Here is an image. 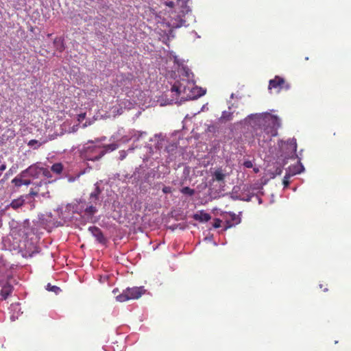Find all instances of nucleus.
Instances as JSON below:
<instances>
[{"label":"nucleus","mask_w":351,"mask_h":351,"mask_svg":"<svg viewBox=\"0 0 351 351\" xmlns=\"http://www.w3.org/2000/svg\"><path fill=\"white\" fill-rule=\"evenodd\" d=\"M249 119H256L259 122L263 123V129L260 133L256 135L260 138L263 136V140H271L278 134V130L280 127V120L277 116L265 114H252L248 116Z\"/></svg>","instance_id":"1"},{"label":"nucleus","mask_w":351,"mask_h":351,"mask_svg":"<svg viewBox=\"0 0 351 351\" xmlns=\"http://www.w3.org/2000/svg\"><path fill=\"white\" fill-rule=\"evenodd\" d=\"M147 290L144 287H128L122 293L117 295L119 292L118 289H114L112 293L116 295V300L120 302L130 300H138L146 293Z\"/></svg>","instance_id":"2"},{"label":"nucleus","mask_w":351,"mask_h":351,"mask_svg":"<svg viewBox=\"0 0 351 351\" xmlns=\"http://www.w3.org/2000/svg\"><path fill=\"white\" fill-rule=\"evenodd\" d=\"M106 154V151L97 145H88L81 151V157L86 160L96 161L101 158Z\"/></svg>","instance_id":"3"},{"label":"nucleus","mask_w":351,"mask_h":351,"mask_svg":"<svg viewBox=\"0 0 351 351\" xmlns=\"http://www.w3.org/2000/svg\"><path fill=\"white\" fill-rule=\"evenodd\" d=\"M290 87V84L283 77L278 75H276L274 79L270 80L268 86L269 90L274 89L277 93L282 90H288Z\"/></svg>","instance_id":"4"},{"label":"nucleus","mask_w":351,"mask_h":351,"mask_svg":"<svg viewBox=\"0 0 351 351\" xmlns=\"http://www.w3.org/2000/svg\"><path fill=\"white\" fill-rule=\"evenodd\" d=\"M12 278L3 277L0 278V286L1 287V295L3 299L5 300L12 292L13 287L10 284V280Z\"/></svg>","instance_id":"5"},{"label":"nucleus","mask_w":351,"mask_h":351,"mask_svg":"<svg viewBox=\"0 0 351 351\" xmlns=\"http://www.w3.org/2000/svg\"><path fill=\"white\" fill-rule=\"evenodd\" d=\"M41 167L37 165V164H34L30 165L25 170L23 171L20 176L21 177H26L27 176H29L33 178H38L39 175L41 173Z\"/></svg>","instance_id":"6"},{"label":"nucleus","mask_w":351,"mask_h":351,"mask_svg":"<svg viewBox=\"0 0 351 351\" xmlns=\"http://www.w3.org/2000/svg\"><path fill=\"white\" fill-rule=\"evenodd\" d=\"M187 81L183 80L182 81H176L171 87V91L175 92L177 96H180L182 93H186Z\"/></svg>","instance_id":"7"},{"label":"nucleus","mask_w":351,"mask_h":351,"mask_svg":"<svg viewBox=\"0 0 351 351\" xmlns=\"http://www.w3.org/2000/svg\"><path fill=\"white\" fill-rule=\"evenodd\" d=\"M88 230L92 233V234L95 237L99 243H106V239L104 237L103 232L99 228L96 226L89 227Z\"/></svg>","instance_id":"8"},{"label":"nucleus","mask_w":351,"mask_h":351,"mask_svg":"<svg viewBox=\"0 0 351 351\" xmlns=\"http://www.w3.org/2000/svg\"><path fill=\"white\" fill-rule=\"evenodd\" d=\"M12 278L10 271L8 269V267L5 263V260L0 256V278L3 277Z\"/></svg>","instance_id":"9"},{"label":"nucleus","mask_w":351,"mask_h":351,"mask_svg":"<svg viewBox=\"0 0 351 351\" xmlns=\"http://www.w3.org/2000/svg\"><path fill=\"white\" fill-rule=\"evenodd\" d=\"M193 219L200 222H206L211 219V216L210 214L202 210L198 213L194 214Z\"/></svg>","instance_id":"10"},{"label":"nucleus","mask_w":351,"mask_h":351,"mask_svg":"<svg viewBox=\"0 0 351 351\" xmlns=\"http://www.w3.org/2000/svg\"><path fill=\"white\" fill-rule=\"evenodd\" d=\"M25 204V199L21 196L17 199H13L11 203L7 206V208L11 207L14 210H17Z\"/></svg>","instance_id":"11"},{"label":"nucleus","mask_w":351,"mask_h":351,"mask_svg":"<svg viewBox=\"0 0 351 351\" xmlns=\"http://www.w3.org/2000/svg\"><path fill=\"white\" fill-rule=\"evenodd\" d=\"M304 169V167L301 163H298L296 165L291 166L289 167V173L291 175H296L300 173Z\"/></svg>","instance_id":"12"},{"label":"nucleus","mask_w":351,"mask_h":351,"mask_svg":"<svg viewBox=\"0 0 351 351\" xmlns=\"http://www.w3.org/2000/svg\"><path fill=\"white\" fill-rule=\"evenodd\" d=\"M63 165L61 162L54 163L51 167V171L56 174H60L63 171Z\"/></svg>","instance_id":"13"},{"label":"nucleus","mask_w":351,"mask_h":351,"mask_svg":"<svg viewBox=\"0 0 351 351\" xmlns=\"http://www.w3.org/2000/svg\"><path fill=\"white\" fill-rule=\"evenodd\" d=\"M101 193V190L99 189V186L97 184H95V188L94 191H93L90 193V198L94 200H98L99 199V195Z\"/></svg>","instance_id":"14"},{"label":"nucleus","mask_w":351,"mask_h":351,"mask_svg":"<svg viewBox=\"0 0 351 351\" xmlns=\"http://www.w3.org/2000/svg\"><path fill=\"white\" fill-rule=\"evenodd\" d=\"M215 180L217 181H222L224 180L226 175L222 172L221 169H217L214 173Z\"/></svg>","instance_id":"15"},{"label":"nucleus","mask_w":351,"mask_h":351,"mask_svg":"<svg viewBox=\"0 0 351 351\" xmlns=\"http://www.w3.org/2000/svg\"><path fill=\"white\" fill-rule=\"evenodd\" d=\"M46 289L48 291L54 292L56 294H58L60 292H61V289L60 287H58L56 285H52L50 283L47 284V285L46 287Z\"/></svg>","instance_id":"16"},{"label":"nucleus","mask_w":351,"mask_h":351,"mask_svg":"<svg viewBox=\"0 0 351 351\" xmlns=\"http://www.w3.org/2000/svg\"><path fill=\"white\" fill-rule=\"evenodd\" d=\"M102 148V150L107 152L114 151L118 148V145L117 143H111L108 145H104Z\"/></svg>","instance_id":"17"},{"label":"nucleus","mask_w":351,"mask_h":351,"mask_svg":"<svg viewBox=\"0 0 351 351\" xmlns=\"http://www.w3.org/2000/svg\"><path fill=\"white\" fill-rule=\"evenodd\" d=\"M24 177H21L20 176V174L15 177L12 180V183H13L14 184L15 186L16 187H20L23 185V178Z\"/></svg>","instance_id":"18"},{"label":"nucleus","mask_w":351,"mask_h":351,"mask_svg":"<svg viewBox=\"0 0 351 351\" xmlns=\"http://www.w3.org/2000/svg\"><path fill=\"white\" fill-rule=\"evenodd\" d=\"M181 193L185 195L192 196L195 194V190L189 186H184L181 189Z\"/></svg>","instance_id":"19"},{"label":"nucleus","mask_w":351,"mask_h":351,"mask_svg":"<svg viewBox=\"0 0 351 351\" xmlns=\"http://www.w3.org/2000/svg\"><path fill=\"white\" fill-rule=\"evenodd\" d=\"M42 143H39L37 140L32 139L27 143V145L29 147H34V149H38L42 145Z\"/></svg>","instance_id":"20"},{"label":"nucleus","mask_w":351,"mask_h":351,"mask_svg":"<svg viewBox=\"0 0 351 351\" xmlns=\"http://www.w3.org/2000/svg\"><path fill=\"white\" fill-rule=\"evenodd\" d=\"M292 175L291 173H286V175L285 176L284 178H283V180H282V184H284L285 187H287L289 186V183H290V178Z\"/></svg>","instance_id":"21"},{"label":"nucleus","mask_w":351,"mask_h":351,"mask_svg":"<svg viewBox=\"0 0 351 351\" xmlns=\"http://www.w3.org/2000/svg\"><path fill=\"white\" fill-rule=\"evenodd\" d=\"M41 173L47 178H51L52 177L51 171L47 168L42 167Z\"/></svg>","instance_id":"22"},{"label":"nucleus","mask_w":351,"mask_h":351,"mask_svg":"<svg viewBox=\"0 0 351 351\" xmlns=\"http://www.w3.org/2000/svg\"><path fill=\"white\" fill-rule=\"evenodd\" d=\"M97 211V209L93 206H90L86 208V213H89L90 215H93Z\"/></svg>","instance_id":"23"},{"label":"nucleus","mask_w":351,"mask_h":351,"mask_svg":"<svg viewBox=\"0 0 351 351\" xmlns=\"http://www.w3.org/2000/svg\"><path fill=\"white\" fill-rule=\"evenodd\" d=\"M221 220L219 219H215L213 226L215 228H218L221 227Z\"/></svg>","instance_id":"24"},{"label":"nucleus","mask_w":351,"mask_h":351,"mask_svg":"<svg viewBox=\"0 0 351 351\" xmlns=\"http://www.w3.org/2000/svg\"><path fill=\"white\" fill-rule=\"evenodd\" d=\"M243 166L246 168H252L253 167V163L252 161L250 160H245L244 162H243Z\"/></svg>","instance_id":"25"},{"label":"nucleus","mask_w":351,"mask_h":351,"mask_svg":"<svg viewBox=\"0 0 351 351\" xmlns=\"http://www.w3.org/2000/svg\"><path fill=\"white\" fill-rule=\"evenodd\" d=\"M162 192L165 194L171 193L172 192V190L170 186H164L162 188Z\"/></svg>","instance_id":"26"},{"label":"nucleus","mask_w":351,"mask_h":351,"mask_svg":"<svg viewBox=\"0 0 351 351\" xmlns=\"http://www.w3.org/2000/svg\"><path fill=\"white\" fill-rule=\"evenodd\" d=\"M86 118V113H81L78 114L77 121L79 122L82 121Z\"/></svg>","instance_id":"27"},{"label":"nucleus","mask_w":351,"mask_h":351,"mask_svg":"<svg viewBox=\"0 0 351 351\" xmlns=\"http://www.w3.org/2000/svg\"><path fill=\"white\" fill-rule=\"evenodd\" d=\"M14 314H15V312L12 313V314L10 315V319L12 322L15 321L16 319L18 318L19 312H16V315H15Z\"/></svg>","instance_id":"28"},{"label":"nucleus","mask_w":351,"mask_h":351,"mask_svg":"<svg viewBox=\"0 0 351 351\" xmlns=\"http://www.w3.org/2000/svg\"><path fill=\"white\" fill-rule=\"evenodd\" d=\"M38 192H39V190H38L36 191L31 190L29 195L31 196H36V195H38Z\"/></svg>","instance_id":"29"},{"label":"nucleus","mask_w":351,"mask_h":351,"mask_svg":"<svg viewBox=\"0 0 351 351\" xmlns=\"http://www.w3.org/2000/svg\"><path fill=\"white\" fill-rule=\"evenodd\" d=\"M319 287L320 289H323V291L324 292L327 291L328 290V289L327 288V285H323V284H320L319 285Z\"/></svg>","instance_id":"30"},{"label":"nucleus","mask_w":351,"mask_h":351,"mask_svg":"<svg viewBox=\"0 0 351 351\" xmlns=\"http://www.w3.org/2000/svg\"><path fill=\"white\" fill-rule=\"evenodd\" d=\"M31 184V181L29 180H23V185L28 186Z\"/></svg>","instance_id":"31"},{"label":"nucleus","mask_w":351,"mask_h":351,"mask_svg":"<svg viewBox=\"0 0 351 351\" xmlns=\"http://www.w3.org/2000/svg\"><path fill=\"white\" fill-rule=\"evenodd\" d=\"M5 169H6V165L5 164H2V165H0V171L1 172H3Z\"/></svg>","instance_id":"32"},{"label":"nucleus","mask_w":351,"mask_h":351,"mask_svg":"<svg viewBox=\"0 0 351 351\" xmlns=\"http://www.w3.org/2000/svg\"><path fill=\"white\" fill-rule=\"evenodd\" d=\"M47 182H42L40 181L38 184H37L36 185L38 186H41L43 184H45V186L47 185Z\"/></svg>","instance_id":"33"},{"label":"nucleus","mask_w":351,"mask_h":351,"mask_svg":"<svg viewBox=\"0 0 351 351\" xmlns=\"http://www.w3.org/2000/svg\"><path fill=\"white\" fill-rule=\"evenodd\" d=\"M291 145H293V148L294 152H295L296 151V148H297L296 142L294 141Z\"/></svg>","instance_id":"34"},{"label":"nucleus","mask_w":351,"mask_h":351,"mask_svg":"<svg viewBox=\"0 0 351 351\" xmlns=\"http://www.w3.org/2000/svg\"><path fill=\"white\" fill-rule=\"evenodd\" d=\"M281 172H282L281 169H276V173H277L278 174H280V173H281Z\"/></svg>","instance_id":"35"},{"label":"nucleus","mask_w":351,"mask_h":351,"mask_svg":"<svg viewBox=\"0 0 351 351\" xmlns=\"http://www.w3.org/2000/svg\"><path fill=\"white\" fill-rule=\"evenodd\" d=\"M254 171L255 173H258V172L259 171L258 168H257V167L254 168Z\"/></svg>","instance_id":"36"},{"label":"nucleus","mask_w":351,"mask_h":351,"mask_svg":"<svg viewBox=\"0 0 351 351\" xmlns=\"http://www.w3.org/2000/svg\"><path fill=\"white\" fill-rule=\"evenodd\" d=\"M173 5V2H169V3H167V5L170 6V7H172Z\"/></svg>","instance_id":"37"},{"label":"nucleus","mask_w":351,"mask_h":351,"mask_svg":"<svg viewBox=\"0 0 351 351\" xmlns=\"http://www.w3.org/2000/svg\"><path fill=\"white\" fill-rule=\"evenodd\" d=\"M231 226H232V225H231V224H229V225L226 226V228H225V230H226V229H228V228H230Z\"/></svg>","instance_id":"38"},{"label":"nucleus","mask_w":351,"mask_h":351,"mask_svg":"<svg viewBox=\"0 0 351 351\" xmlns=\"http://www.w3.org/2000/svg\"><path fill=\"white\" fill-rule=\"evenodd\" d=\"M225 114H226V112H223L221 118H225L226 117H225Z\"/></svg>","instance_id":"39"},{"label":"nucleus","mask_w":351,"mask_h":351,"mask_svg":"<svg viewBox=\"0 0 351 351\" xmlns=\"http://www.w3.org/2000/svg\"><path fill=\"white\" fill-rule=\"evenodd\" d=\"M86 126H87V124H86V123H85L83 125V128H85V127H86Z\"/></svg>","instance_id":"40"}]
</instances>
